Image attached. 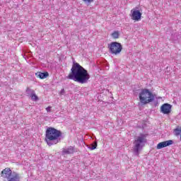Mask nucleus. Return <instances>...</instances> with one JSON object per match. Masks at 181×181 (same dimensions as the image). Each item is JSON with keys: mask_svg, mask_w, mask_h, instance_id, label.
I'll list each match as a JSON object with an SVG mask.
<instances>
[{"mask_svg": "<svg viewBox=\"0 0 181 181\" xmlns=\"http://www.w3.org/2000/svg\"><path fill=\"white\" fill-rule=\"evenodd\" d=\"M31 100H33V101H37L39 100V97H37L36 95V93L34 92L33 94L32 95L30 96Z\"/></svg>", "mask_w": 181, "mask_h": 181, "instance_id": "4468645a", "label": "nucleus"}, {"mask_svg": "<svg viewBox=\"0 0 181 181\" xmlns=\"http://www.w3.org/2000/svg\"><path fill=\"white\" fill-rule=\"evenodd\" d=\"M86 4H91L94 0H83Z\"/></svg>", "mask_w": 181, "mask_h": 181, "instance_id": "a211bd4d", "label": "nucleus"}, {"mask_svg": "<svg viewBox=\"0 0 181 181\" xmlns=\"http://www.w3.org/2000/svg\"><path fill=\"white\" fill-rule=\"evenodd\" d=\"M108 49L112 54H119L122 50V45L119 42H112L108 44Z\"/></svg>", "mask_w": 181, "mask_h": 181, "instance_id": "39448f33", "label": "nucleus"}, {"mask_svg": "<svg viewBox=\"0 0 181 181\" xmlns=\"http://www.w3.org/2000/svg\"><path fill=\"white\" fill-rule=\"evenodd\" d=\"M72 153H74V146H69L62 150V155H71Z\"/></svg>", "mask_w": 181, "mask_h": 181, "instance_id": "9d476101", "label": "nucleus"}, {"mask_svg": "<svg viewBox=\"0 0 181 181\" xmlns=\"http://www.w3.org/2000/svg\"><path fill=\"white\" fill-rule=\"evenodd\" d=\"M62 132L57 130L54 127H48L45 132V141L49 146L56 145L60 142V136Z\"/></svg>", "mask_w": 181, "mask_h": 181, "instance_id": "f03ea898", "label": "nucleus"}, {"mask_svg": "<svg viewBox=\"0 0 181 181\" xmlns=\"http://www.w3.org/2000/svg\"><path fill=\"white\" fill-rule=\"evenodd\" d=\"M139 98L140 100V103L144 105H146V104H149V103H153L155 101V95L152 94V92L149 90V89H141V92L139 94Z\"/></svg>", "mask_w": 181, "mask_h": 181, "instance_id": "20e7f679", "label": "nucleus"}, {"mask_svg": "<svg viewBox=\"0 0 181 181\" xmlns=\"http://www.w3.org/2000/svg\"><path fill=\"white\" fill-rule=\"evenodd\" d=\"M25 93L28 97H30L32 95L34 94L35 91L33 89H30V88H27Z\"/></svg>", "mask_w": 181, "mask_h": 181, "instance_id": "ddd939ff", "label": "nucleus"}, {"mask_svg": "<svg viewBox=\"0 0 181 181\" xmlns=\"http://www.w3.org/2000/svg\"><path fill=\"white\" fill-rule=\"evenodd\" d=\"M64 93H65L64 89H62L61 91H60L61 95H64Z\"/></svg>", "mask_w": 181, "mask_h": 181, "instance_id": "aec40b11", "label": "nucleus"}, {"mask_svg": "<svg viewBox=\"0 0 181 181\" xmlns=\"http://www.w3.org/2000/svg\"><path fill=\"white\" fill-rule=\"evenodd\" d=\"M47 112H50L52 111V107L49 106L46 108Z\"/></svg>", "mask_w": 181, "mask_h": 181, "instance_id": "6ab92c4d", "label": "nucleus"}, {"mask_svg": "<svg viewBox=\"0 0 181 181\" xmlns=\"http://www.w3.org/2000/svg\"><path fill=\"white\" fill-rule=\"evenodd\" d=\"M170 145H173V140H168V141L160 142L157 145L156 148L157 149H162V148H166V146H170Z\"/></svg>", "mask_w": 181, "mask_h": 181, "instance_id": "6e6552de", "label": "nucleus"}, {"mask_svg": "<svg viewBox=\"0 0 181 181\" xmlns=\"http://www.w3.org/2000/svg\"><path fill=\"white\" fill-rule=\"evenodd\" d=\"M89 149H90V151H94V149L97 148V143L96 141H94L93 144H91L89 147Z\"/></svg>", "mask_w": 181, "mask_h": 181, "instance_id": "dca6fc26", "label": "nucleus"}, {"mask_svg": "<svg viewBox=\"0 0 181 181\" xmlns=\"http://www.w3.org/2000/svg\"><path fill=\"white\" fill-rule=\"evenodd\" d=\"M112 37L113 39H118V37H119V33L118 31H115L112 33Z\"/></svg>", "mask_w": 181, "mask_h": 181, "instance_id": "2eb2a0df", "label": "nucleus"}, {"mask_svg": "<svg viewBox=\"0 0 181 181\" xmlns=\"http://www.w3.org/2000/svg\"><path fill=\"white\" fill-rule=\"evenodd\" d=\"M8 181H21V176L16 172H13V174L7 180Z\"/></svg>", "mask_w": 181, "mask_h": 181, "instance_id": "9b49d317", "label": "nucleus"}, {"mask_svg": "<svg viewBox=\"0 0 181 181\" xmlns=\"http://www.w3.org/2000/svg\"><path fill=\"white\" fill-rule=\"evenodd\" d=\"M175 135L178 136V135H180L181 134V127H177L175 129Z\"/></svg>", "mask_w": 181, "mask_h": 181, "instance_id": "f3484780", "label": "nucleus"}, {"mask_svg": "<svg viewBox=\"0 0 181 181\" xmlns=\"http://www.w3.org/2000/svg\"><path fill=\"white\" fill-rule=\"evenodd\" d=\"M172 112V105L169 103H164L160 107V112L165 115L170 114Z\"/></svg>", "mask_w": 181, "mask_h": 181, "instance_id": "0eeeda50", "label": "nucleus"}, {"mask_svg": "<svg viewBox=\"0 0 181 181\" xmlns=\"http://www.w3.org/2000/svg\"><path fill=\"white\" fill-rule=\"evenodd\" d=\"M90 77L87 69H84L80 64L74 62L71 72L66 78L74 80V81H76V83H79V84H87Z\"/></svg>", "mask_w": 181, "mask_h": 181, "instance_id": "f257e3e1", "label": "nucleus"}, {"mask_svg": "<svg viewBox=\"0 0 181 181\" xmlns=\"http://www.w3.org/2000/svg\"><path fill=\"white\" fill-rule=\"evenodd\" d=\"M13 173L11 168H5L3 171H1V175H3V177L8 180L11 177V175Z\"/></svg>", "mask_w": 181, "mask_h": 181, "instance_id": "1a4fd4ad", "label": "nucleus"}, {"mask_svg": "<svg viewBox=\"0 0 181 181\" xmlns=\"http://www.w3.org/2000/svg\"><path fill=\"white\" fill-rule=\"evenodd\" d=\"M35 76L38 78L44 79V78H47V77H49V73L48 72H37L35 73Z\"/></svg>", "mask_w": 181, "mask_h": 181, "instance_id": "f8f14e48", "label": "nucleus"}, {"mask_svg": "<svg viewBox=\"0 0 181 181\" xmlns=\"http://www.w3.org/2000/svg\"><path fill=\"white\" fill-rule=\"evenodd\" d=\"M146 142V135L140 134V136L135 138L134 141L133 151L136 156H139V152L142 151Z\"/></svg>", "mask_w": 181, "mask_h": 181, "instance_id": "7ed1b4c3", "label": "nucleus"}, {"mask_svg": "<svg viewBox=\"0 0 181 181\" xmlns=\"http://www.w3.org/2000/svg\"><path fill=\"white\" fill-rule=\"evenodd\" d=\"M132 21H136L138 22L141 21V18H142V13L139 10H136L133 8L131 10V15H130Z\"/></svg>", "mask_w": 181, "mask_h": 181, "instance_id": "423d86ee", "label": "nucleus"}]
</instances>
